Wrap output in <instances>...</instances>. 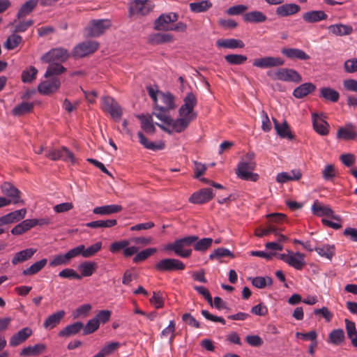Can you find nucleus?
Instances as JSON below:
<instances>
[{"label":"nucleus","instance_id":"nucleus-1","mask_svg":"<svg viewBox=\"0 0 357 357\" xmlns=\"http://www.w3.org/2000/svg\"><path fill=\"white\" fill-rule=\"evenodd\" d=\"M197 103L196 96L192 93H188L183 99V104L178 109L180 118L174 120L170 116L169 123H163L165 125L171 127L167 128L162 124L156 123V125L162 130L172 133V132H181L189 126L190 123L197 118V113L194 112V108Z\"/></svg>","mask_w":357,"mask_h":357},{"label":"nucleus","instance_id":"nucleus-2","mask_svg":"<svg viewBox=\"0 0 357 357\" xmlns=\"http://www.w3.org/2000/svg\"><path fill=\"white\" fill-rule=\"evenodd\" d=\"M153 103L154 109L152 114L162 123H169V112L176 107L174 96L170 93L160 92L157 100Z\"/></svg>","mask_w":357,"mask_h":357},{"label":"nucleus","instance_id":"nucleus-3","mask_svg":"<svg viewBox=\"0 0 357 357\" xmlns=\"http://www.w3.org/2000/svg\"><path fill=\"white\" fill-rule=\"evenodd\" d=\"M255 167V153L249 151L238 162L236 169V174L238 178L242 180L255 182L259 178L257 174L252 172Z\"/></svg>","mask_w":357,"mask_h":357},{"label":"nucleus","instance_id":"nucleus-4","mask_svg":"<svg viewBox=\"0 0 357 357\" xmlns=\"http://www.w3.org/2000/svg\"><path fill=\"white\" fill-rule=\"evenodd\" d=\"M197 236H187L181 238L176 239L174 243L165 245V250L167 251H174L176 255L188 258L192 255L191 249H186V247L192 245L198 240Z\"/></svg>","mask_w":357,"mask_h":357},{"label":"nucleus","instance_id":"nucleus-5","mask_svg":"<svg viewBox=\"0 0 357 357\" xmlns=\"http://www.w3.org/2000/svg\"><path fill=\"white\" fill-rule=\"evenodd\" d=\"M267 75L272 79L287 82L299 83L302 81L301 75L294 69L281 68L276 71H268Z\"/></svg>","mask_w":357,"mask_h":357},{"label":"nucleus","instance_id":"nucleus-6","mask_svg":"<svg viewBox=\"0 0 357 357\" xmlns=\"http://www.w3.org/2000/svg\"><path fill=\"white\" fill-rule=\"evenodd\" d=\"M1 191L9 201V204L14 205H24L25 202L22 199V192L9 182H3L0 186Z\"/></svg>","mask_w":357,"mask_h":357},{"label":"nucleus","instance_id":"nucleus-7","mask_svg":"<svg viewBox=\"0 0 357 357\" xmlns=\"http://www.w3.org/2000/svg\"><path fill=\"white\" fill-rule=\"evenodd\" d=\"M111 25V22L109 20H93L85 30L88 36L98 37L103 34Z\"/></svg>","mask_w":357,"mask_h":357},{"label":"nucleus","instance_id":"nucleus-8","mask_svg":"<svg viewBox=\"0 0 357 357\" xmlns=\"http://www.w3.org/2000/svg\"><path fill=\"white\" fill-rule=\"evenodd\" d=\"M101 109L104 112L109 113L115 121H119L123 114L120 105L110 96H103L102 98Z\"/></svg>","mask_w":357,"mask_h":357},{"label":"nucleus","instance_id":"nucleus-9","mask_svg":"<svg viewBox=\"0 0 357 357\" xmlns=\"http://www.w3.org/2000/svg\"><path fill=\"white\" fill-rule=\"evenodd\" d=\"M99 47V43L96 41H84L77 45L73 52L74 58H82L94 53Z\"/></svg>","mask_w":357,"mask_h":357},{"label":"nucleus","instance_id":"nucleus-10","mask_svg":"<svg viewBox=\"0 0 357 357\" xmlns=\"http://www.w3.org/2000/svg\"><path fill=\"white\" fill-rule=\"evenodd\" d=\"M185 268V266L181 261L172 258L162 259L155 264V270L160 272L182 271Z\"/></svg>","mask_w":357,"mask_h":357},{"label":"nucleus","instance_id":"nucleus-11","mask_svg":"<svg viewBox=\"0 0 357 357\" xmlns=\"http://www.w3.org/2000/svg\"><path fill=\"white\" fill-rule=\"evenodd\" d=\"M154 8V4L149 0H135L129 7V15H146Z\"/></svg>","mask_w":357,"mask_h":357},{"label":"nucleus","instance_id":"nucleus-12","mask_svg":"<svg viewBox=\"0 0 357 357\" xmlns=\"http://www.w3.org/2000/svg\"><path fill=\"white\" fill-rule=\"evenodd\" d=\"M70 56L68 51L62 47L54 48L49 51L41 57L45 63L64 62Z\"/></svg>","mask_w":357,"mask_h":357},{"label":"nucleus","instance_id":"nucleus-13","mask_svg":"<svg viewBox=\"0 0 357 357\" xmlns=\"http://www.w3.org/2000/svg\"><path fill=\"white\" fill-rule=\"evenodd\" d=\"M311 210L312 214L317 217L326 216L338 222L341 221V218L339 215H334L333 211L329 206L324 204L318 200L314 202Z\"/></svg>","mask_w":357,"mask_h":357},{"label":"nucleus","instance_id":"nucleus-14","mask_svg":"<svg viewBox=\"0 0 357 357\" xmlns=\"http://www.w3.org/2000/svg\"><path fill=\"white\" fill-rule=\"evenodd\" d=\"M178 15L176 13H169L160 15L154 23V29L158 31H169L170 22H175L178 20Z\"/></svg>","mask_w":357,"mask_h":357},{"label":"nucleus","instance_id":"nucleus-15","mask_svg":"<svg viewBox=\"0 0 357 357\" xmlns=\"http://www.w3.org/2000/svg\"><path fill=\"white\" fill-rule=\"evenodd\" d=\"M284 64V60L280 57L264 56L256 59L253 61V66L261 68L278 67Z\"/></svg>","mask_w":357,"mask_h":357},{"label":"nucleus","instance_id":"nucleus-16","mask_svg":"<svg viewBox=\"0 0 357 357\" xmlns=\"http://www.w3.org/2000/svg\"><path fill=\"white\" fill-rule=\"evenodd\" d=\"M214 197L211 188H202L194 192L189 198V202L195 204H202L208 202Z\"/></svg>","mask_w":357,"mask_h":357},{"label":"nucleus","instance_id":"nucleus-17","mask_svg":"<svg viewBox=\"0 0 357 357\" xmlns=\"http://www.w3.org/2000/svg\"><path fill=\"white\" fill-rule=\"evenodd\" d=\"M25 208L16 210L0 217V227L17 222L23 220L26 214Z\"/></svg>","mask_w":357,"mask_h":357},{"label":"nucleus","instance_id":"nucleus-18","mask_svg":"<svg viewBox=\"0 0 357 357\" xmlns=\"http://www.w3.org/2000/svg\"><path fill=\"white\" fill-rule=\"evenodd\" d=\"M59 79L54 77L51 79L42 82L38 86V91L43 95H50L55 93L60 88Z\"/></svg>","mask_w":357,"mask_h":357},{"label":"nucleus","instance_id":"nucleus-19","mask_svg":"<svg viewBox=\"0 0 357 357\" xmlns=\"http://www.w3.org/2000/svg\"><path fill=\"white\" fill-rule=\"evenodd\" d=\"M357 137L356 128L354 125L349 123L344 127H341L337 130V138L345 141L354 140Z\"/></svg>","mask_w":357,"mask_h":357},{"label":"nucleus","instance_id":"nucleus-20","mask_svg":"<svg viewBox=\"0 0 357 357\" xmlns=\"http://www.w3.org/2000/svg\"><path fill=\"white\" fill-rule=\"evenodd\" d=\"M33 334V331L29 327H25L14 334L10 339V345L16 347L26 341Z\"/></svg>","mask_w":357,"mask_h":357},{"label":"nucleus","instance_id":"nucleus-21","mask_svg":"<svg viewBox=\"0 0 357 357\" xmlns=\"http://www.w3.org/2000/svg\"><path fill=\"white\" fill-rule=\"evenodd\" d=\"M312 126L316 132L321 136H326L329 133V124L323 119L314 113L312 114Z\"/></svg>","mask_w":357,"mask_h":357},{"label":"nucleus","instance_id":"nucleus-22","mask_svg":"<svg viewBox=\"0 0 357 357\" xmlns=\"http://www.w3.org/2000/svg\"><path fill=\"white\" fill-rule=\"evenodd\" d=\"M281 53L290 59L306 61L310 59L303 50L297 48H282Z\"/></svg>","mask_w":357,"mask_h":357},{"label":"nucleus","instance_id":"nucleus-23","mask_svg":"<svg viewBox=\"0 0 357 357\" xmlns=\"http://www.w3.org/2000/svg\"><path fill=\"white\" fill-rule=\"evenodd\" d=\"M300 10V6L296 3H286L278 6L276 8L275 13L278 16L284 17L294 15Z\"/></svg>","mask_w":357,"mask_h":357},{"label":"nucleus","instance_id":"nucleus-24","mask_svg":"<svg viewBox=\"0 0 357 357\" xmlns=\"http://www.w3.org/2000/svg\"><path fill=\"white\" fill-rule=\"evenodd\" d=\"M153 114H138L137 118L141 122V128L148 134H153L155 132V125L153 121Z\"/></svg>","mask_w":357,"mask_h":357},{"label":"nucleus","instance_id":"nucleus-25","mask_svg":"<svg viewBox=\"0 0 357 357\" xmlns=\"http://www.w3.org/2000/svg\"><path fill=\"white\" fill-rule=\"evenodd\" d=\"M38 1L39 0H28L23 3L17 13V20H20L31 14L37 6Z\"/></svg>","mask_w":357,"mask_h":357},{"label":"nucleus","instance_id":"nucleus-26","mask_svg":"<svg viewBox=\"0 0 357 357\" xmlns=\"http://www.w3.org/2000/svg\"><path fill=\"white\" fill-rule=\"evenodd\" d=\"M84 328L83 323L80 321L75 322L72 324L66 326L64 328L59 332V336L61 337H68L79 333Z\"/></svg>","mask_w":357,"mask_h":357},{"label":"nucleus","instance_id":"nucleus-27","mask_svg":"<svg viewBox=\"0 0 357 357\" xmlns=\"http://www.w3.org/2000/svg\"><path fill=\"white\" fill-rule=\"evenodd\" d=\"M36 252L37 250L32 248L21 250L15 254L11 262L13 265H17L26 261L31 259Z\"/></svg>","mask_w":357,"mask_h":357},{"label":"nucleus","instance_id":"nucleus-28","mask_svg":"<svg viewBox=\"0 0 357 357\" xmlns=\"http://www.w3.org/2000/svg\"><path fill=\"white\" fill-rule=\"evenodd\" d=\"M315 89L316 86L314 84L305 82L296 87L293 91V95L296 98H303L314 91Z\"/></svg>","mask_w":357,"mask_h":357},{"label":"nucleus","instance_id":"nucleus-29","mask_svg":"<svg viewBox=\"0 0 357 357\" xmlns=\"http://www.w3.org/2000/svg\"><path fill=\"white\" fill-rule=\"evenodd\" d=\"M66 312L64 310H59L47 317L43 323V327L46 329H52L56 327L64 317Z\"/></svg>","mask_w":357,"mask_h":357},{"label":"nucleus","instance_id":"nucleus-30","mask_svg":"<svg viewBox=\"0 0 357 357\" xmlns=\"http://www.w3.org/2000/svg\"><path fill=\"white\" fill-rule=\"evenodd\" d=\"M328 15L323 10H311L303 15V19L307 23H315L326 20Z\"/></svg>","mask_w":357,"mask_h":357},{"label":"nucleus","instance_id":"nucleus-31","mask_svg":"<svg viewBox=\"0 0 357 357\" xmlns=\"http://www.w3.org/2000/svg\"><path fill=\"white\" fill-rule=\"evenodd\" d=\"M123 210V207L118 204L105 205L102 206L95 207L93 210V213L97 215H111L113 213H117Z\"/></svg>","mask_w":357,"mask_h":357},{"label":"nucleus","instance_id":"nucleus-32","mask_svg":"<svg viewBox=\"0 0 357 357\" xmlns=\"http://www.w3.org/2000/svg\"><path fill=\"white\" fill-rule=\"evenodd\" d=\"M304 257V255L301 252H297L294 253L293 252H290V257L289 258L287 264L296 270H301L305 265Z\"/></svg>","mask_w":357,"mask_h":357},{"label":"nucleus","instance_id":"nucleus-33","mask_svg":"<svg viewBox=\"0 0 357 357\" xmlns=\"http://www.w3.org/2000/svg\"><path fill=\"white\" fill-rule=\"evenodd\" d=\"M216 45L218 47L236 49L245 47L244 43L241 40L235 38L220 39L217 40Z\"/></svg>","mask_w":357,"mask_h":357},{"label":"nucleus","instance_id":"nucleus-34","mask_svg":"<svg viewBox=\"0 0 357 357\" xmlns=\"http://www.w3.org/2000/svg\"><path fill=\"white\" fill-rule=\"evenodd\" d=\"M273 121L275 124V129L277 134L280 137L287 138L289 139H292L294 138V135L291 134L289 126L286 121H284L282 124H280L275 119H273Z\"/></svg>","mask_w":357,"mask_h":357},{"label":"nucleus","instance_id":"nucleus-35","mask_svg":"<svg viewBox=\"0 0 357 357\" xmlns=\"http://www.w3.org/2000/svg\"><path fill=\"white\" fill-rule=\"evenodd\" d=\"M345 340L344 332L341 328L334 329L328 335L327 342L335 346L341 345Z\"/></svg>","mask_w":357,"mask_h":357},{"label":"nucleus","instance_id":"nucleus-36","mask_svg":"<svg viewBox=\"0 0 357 357\" xmlns=\"http://www.w3.org/2000/svg\"><path fill=\"white\" fill-rule=\"evenodd\" d=\"M213 3L209 0H200L196 2H192L189 4L191 12L195 13H204L212 8Z\"/></svg>","mask_w":357,"mask_h":357},{"label":"nucleus","instance_id":"nucleus-37","mask_svg":"<svg viewBox=\"0 0 357 357\" xmlns=\"http://www.w3.org/2000/svg\"><path fill=\"white\" fill-rule=\"evenodd\" d=\"M328 30L333 34L340 36L349 35L353 32L351 26L342 24L331 25L328 26Z\"/></svg>","mask_w":357,"mask_h":357},{"label":"nucleus","instance_id":"nucleus-38","mask_svg":"<svg viewBox=\"0 0 357 357\" xmlns=\"http://www.w3.org/2000/svg\"><path fill=\"white\" fill-rule=\"evenodd\" d=\"M267 20V17L261 11H251L243 15V20L250 23H261Z\"/></svg>","mask_w":357,"mask_h":357},{"label":"nucleus","instance_id":"nucleus-39","mask_svg":"<svg viewBox=\"0 0 357 357\" xmlns=\"http://www.w3.org/2000/svg\"><path fill=\"white\" fill-rule=\"evenodd\" d=\"M46 349V345L44 344H37L33 346H29L24 348L20 353L23 356H38L43 354Z\"/></svg>","mask_w":357,"mask_h":357},{"label":"nucleus","instance_id":"nucleus-40","mask_svg":"<svg viewBox=\"0 0 357 357\" xmlns=\"http://www.w3.org/2000/svg\"><path fill=\"white\" fill-rule=\"evenodd\" d=\"M320 98L331 101L332 102H336L340 98V94L336 90L330 87H323L320 89Z\"/></svg>","mask_w":357,"mask_h":357},{"label":"nucleus","instance_id":"nucleus-41","mask_svg":"<svg viewBox=\"0 0 357 357\" xmlns=\"http://www.w3.org/2000/svg\"><path fill=\"white\" fill-rule=\"evenodd\" d=\"M33 103L29 102H22V103L16 105L12 109L13 115L15 116H21L30 113L33 109Z\"/></svg>","mask_w":357,"mask_h":357},{"label":"nucleus","instance_id":"nucleus-42","mask_svg":"<svg viewBox=\"0 0 357 357\" xmlns=\"http://www.w3.org/2000/svg\"><path fill=\"white\" fill-rule=\"evenodd\" d=\"M33 228L32 222L31 219H26L17 225H15L11 229V234L13 235H21Z\"/></svg>","mask_w":357,"mask_h":357},{"label":"nucleus","instance_id":"nucleus-43","mask_svg":"<svg viewBox=\"0 0 357 357\" xmlns=\"http://www.w3.org/2000/svg\"><path fill=\"white\" fill-rule=\"evenodd\" d=\"M150 40L152 43L156 45L171 43L174 40V36L170 33H158L151 35Z\"/></svg>","mask_w":357,"mask_h":357},{"label":"nucleus","instance_id":"nucleus-44","mask_svg":"<svg viewBox=\"0 0 357 357\" xmlns=\"http://www.w3.org/2000/svg\"><path fill=\"white\" fill-rule=\"evenodd\" d=\"M117 221L115 219L110 220H99L92 221L86 224L87 227L90 228H109L116 225Z\"/></svg>","mask_w":357,"mask_h":357},{"label":"nucleus","instance_id":"nucleus-45","mask_svg":"<svg viewBox=\"0 0 357 357\" xmlns=\"http://www.w3.org/2000/svg\"><path fill=\"white\" fill-rule=\"evenodd\" d=\"M47 259H42L40 261H38L33 264L29 268L23 270L22 274L24 275H32L38 273L41 269H43L45 265L47 264Z\"/></svg>","mask_w":357,"mask_h":357},{"label":"nucleus","instance_id":"nucleus-46","mask_svg":"<svg viewBox=\"0 0 357 357\" xmlns=\"http://www.w3.org/2000/svg\"><path fill=\"white\" fill-rule=\"evenodd\" d=\"M47 70L45 73V77H49L53 75H60L66 70V68L61 64L56 62H50Z\"/></svg>","mask_w":357,"mask_h":357},{"label":"nucleus","instance_id":"nucleus-47","mask_svg":"<svg viewBox=\"0 0 357 357\" xmlns=\"http://www.w3.org/2000/svg\"><path fill=\"white\" fill-rule=\"evenodd\" d=\"M278 231H283V228L279 227L272 224H268L267 227L265 229H257L255 230V234L257 237H262L264 236H267L271 233H273L275 235L278 234Z\"/></svg>","mask_w":357,"mask_h":357},{"label":"nucleus","instance_id":"nucleus-48","mask_svg":"<svg viewBox=\"0 0 357 357\" xmlns=\"http://www.w3.org/2000/svg\"><path fill=\"white\" fill-rule=\"evenodd\" d=\"M266 218L269 220V224L274 225L279 227L280 225L287 222V217L285 214L280 213H274L266 215Z\"/></svg>","mask_w":357,"mask_h":357},{"label":"nucleus","instance_id":"nucleus-49","mask_svg":"<svg viewBox=\"0 0 357 357\" xmlns=\"http://www.w3.org/2000/svg\"><path fill=\"white\" fill-rule=\"evenodd\" d=\"M96 264L94 262H91V261L83 262L79 266V268L81 271L80 275L82 277L91 276L96 271Z\"/></svg>","mask_w":357,"mask_h":357},{"label":"nucleus","instance_id":"nucleus-50","mask_svg":"<svg viewBox=\"0 0 357 357\" xmlns=\"http://www.w3.org/2000/svg\"><path fill=\"white\" fill-rule=\"evenodd\" d=\"M213 243L211 238H204L200 240H197L192 245L196 251L204 252L209 248Z\"/></svg>","mask_w":357,"mask_h":357},{"label":"nucleus","instance_id":"nucleus-51","mask_svg":"<svg viewBox=\"0 0 357 357\" xmlns=\"http://www.w3.org/2000/svg\"><path fill=\"white\" fill-rule=\"evenodd\" d=\"M229 257L231 258L234 257V255L229 250L225 248H218L213 250V252L209 255V259L213 260L215 259H220L221 257Z\"/></svg>","mask_w":357,"mask_h":357},{"label":"nucleus","instance_id":"nucleus-52","mask_svg":"<svg viewBox=\"0 0 357 357\" xmlns=\"http://www.w3.org/2000/svg\"><path fill=\"white\" fill-rule=\"evenodd\" d=\"M225 61L230 65H241L244 63L248 58L243 54H227L225 56Z\"/></svg>","mask_w":357,"mask_h":357},{"label":"nucleus","instance_id":"nucleus-53","mask_svg":"<svg viewBox=\"0 0 357 357\" xmlns=\"http://www.w3.org/2000/svg\"><path fill=\"white\" fill-rule=\"evenodd\" d=\"M314 250L317 251L319 255L329 259H332L335 254V248L333 245H324L322 247H316L314 248Z\"/></svg>","mask_w":357,"mask_h":357},{"label":"nucleus","instance_id":"nucleus-54","mask_svg":"<svg viewBox=\"0 0 357 357\" xmlns=\"http://www.w3.org/2000/svg\"><path fill=\"white\" fill-rule=\"evenodd\" d=\"M102 242L99 241L96 243L95 244L91 245V246L85 248L84 245V251H82V257L85 258L91 257L95 255L98 252H99L102 248Z\"/></svg>","mask_w":357,"mask_h":357},{"label":"nucleus","instance_id":"nucleus-55","mask_svg":"<svg viewBox=\"0 0 357 357\" xmlns=\"http://www.w3.org/2000/svg\"><path fill=\"white\" fill-rule=\"evenodd\" d=\"M37 73L38 70L33 66H30L22 73V81L24 83H30L36 78Z\"/></svg>","mask_w":357,"mask_h":357},{"label":"nucleus","instance_id":"nucleus-56","mask_svg":"<svg viewBox=\"0 0 357 357\" xmlns=\"http://www.w3.org/2000/svg\"><path fill=\"white\" fill-rule=\"evenodd\" d=\"M22 38L20 35L13 34L10 36L4 43V47L9 50L15 49L21 42Z\"/></svg>","mask_w":357,"mask_h":357},{"label":"nucleus","instance_id":"nucleus-57","mask_svg":"<svg viewBox=\"0 0 357 357\" xmlns=\"http://www.w3.org/2000/svg\"><path fill=\"white\" fill-rule=\"evenodd\" d=\"M157 252L156 248H147L137 253L133 258L135 263H139L146 260L150 256Z\"/></svg>","mask_w":357,"mask_h":357},{"label":"nucleus","instance_id":"nucleus-58","mask_svg":"<svg viewBox=\"0 0 357 357\" xmlns=\"http://www.w3.org/2000/svg\"><path fill=\"white\" fill-rule=\"evenodd\" d=\"M273 283V280L271 278L267 277H255L252 279V284L257 288L263 289L266 285H271Z\"/></svg>","mask_w":357,"mask_h":357},{"label":"nucleus","instance_id":"nucleus-59","mask_svg":"<svg viewBox=\"0 0 357 357\" xmlns=\"http://www.w3.org/2000/svg\"><path fill=\"white\" fill-rule=\"evenodd\" d=\"M100 324H98V320L93 318L88 321L86 324L84 326L83 329V335H89L94 333L98 329Z\"/></svg>","mask_w":357,"mask_h":357},{"label":"nucleus","instance_id":"nucleus-60","mask_svg":"<svg viewBox=\"0 0 357 357\" xmlns=\"http://www.w3.org/2000/svg\"><path fill=\"white\" fill-rule=\"evenodd\" d=\"M70 263L68 256L64 255H58L54 257L53 259L50 261V266L52 267L67 265Z\"/></svg>","mask_w":357,"mask_h":357},{"label":"nucleus","instance_id":"nucleus-61","mask_svg":"<svg viewBox=\"0 0 357 357\" xmlns=\"http://www.w3.org/2000/svg\"><path fill=\"white\" fill-rule=\"evenodd\" d=\"M336 176V170L333 165H327L322 170V177L326 181H331Z\"/></svg>","mask_w":357,"mask_h":357},{"label":"nucleus","instance_id":"nucleus-62","mask_svg":"<svg viewBox=\"0 0 357 357\" xmlns=\"http://www.w3.org/2000/svg\"><path fill=\"white\" fill-rule=\"evenodd\" d=\"M149 302L156 309L162 307L164 306V299L161 292H153V296L149 299Z\"/></svg>","mask_w":357,"mask_h":357},{"label":"nucleus","instance_id":"nucleus-63","mask_svg":"<svg viewBox=\"0 0 357 357\" xmlns=\"http://www.w3.org/2000/svg\"><path fill=\"white\" fill-rule=\"evenodd\" d=\"M91 310V305L90 304L87 303L82 305L73 312V317L78 318L80 317H86Z\"/></svg>","mask_w":357,"mask_h":357},{"label":"nucleus","instance_id":"nucleus-64","mask_svg":"<svg viewBox=\"0 0 357 357\" xmlns=\"http://www.w3.org/2000/svg\"><path fill=\"white\" fill-rule=\"evenodd\" d=\"M344 68L348 73L357 72V58L347 60L344 63Z\"/></svg>","mask_w":357,"mask_h":357}]
</instances>
